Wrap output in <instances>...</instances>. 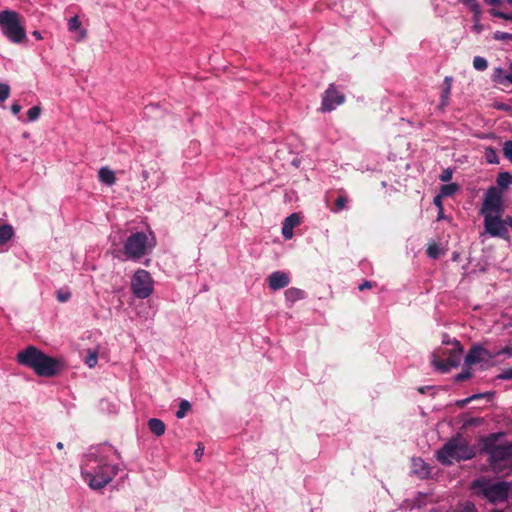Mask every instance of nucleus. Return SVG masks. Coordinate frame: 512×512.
I'll return each mask as SVG.
<instances>
[{
  "mask_svg": "<svg viewBox=\"0 0 512 512\" xmlns=\"http://www.w3.org/2000/svg\"><path fill=\"white\" fill-rule=\"evenodd\" d=\"M16 359L19 364L31 368L40 377H53L63 367L60 360L43 353L32 345L19 351Z\"/></svg>",
  "mask_w": 512,
  "mask_h": 512,
  "instance_id": "nucleus-1",
  "label": "nucleus"
},
{
  "mask_svg": "<svg viewBox=\"0 0 512 512\" xmlns=\"http://www.w3.org/2000/svg\"><path fill=\"white\" fill-rule=\"evenodd\" d=\"M502 433H494L482 439V452L489 455L488 462L495 473L512 470V443L497 444Z\"/></svg>",
  "mask_w": 512,
  "mask_h": 512,
  "instance_id": "nucleus-2",
  "label": "nucleus"
},
{
  "mask_svg": "<svg viewBox=\"0 0 512 512\" xmlns=\"http://www.w3.org/2000/svg\"><path fill=\"white\" fill-rule=\"evenodd\" d=\"M475 448L470 446L468 441L461 435L449 439L441 449L436 452L437 460L444 466L454 462L466 461L474 458Z\"/></svg>",
  "mask_w": 512,
  "mask_h": 512,
  "instance_id": "nucleus-3",
  "label": "nucleus"
},
{
  "mask_svg": "<svg viewBox=\"0 0 512 512\" xmlns=\"http://www.w3.org/2000/svg\"><path fill=\"white\" fill-rule=\"evenodd\" d=\"M474 494L496 504L505 502L509 496L510 484L505 481L491 482L488 479H476L471 484Z\"/></svg>",
  "mask_w": 512,
  "mask_h": 512,
  "instance_id": "nucleus-4",
  "label": "nucleus"
},
{
  "mask_svg": "<svg viewBox=\"0 0 512 512\" xmlns=\"http://www.w3.org/2000/svg\"><path fill=\"white\" fill-rule=\"evenodd\" d=\"M0 30L11 43L21 44L27 39L22 17L16 11L0 12Z\"/></svg>",
  "mask_w": 512,
  "mask_h": 512,
  "instance_id": "nucleus-5",
  "label": "nucleus"
},
{
  "mask_svg": "<svg viewBox=\"0 0 512 512\" xmlns=\"http://www.w3.org/2000/svg\"><path fill=\"white\" fill-rule=\"evenodd\" d=\"M463 351L461 343L454 339L451 350H438L432 354V364L437 370L446 373L460 365Z\"/></svg>",
  "mask_w": 512,
  "mask_h": 512,
  "instance_id": "nucleus-6",
  "label": "nucleus"
},
{
  "mask_svg": "<svg viewBox=\"0 0 512 512\" xmlns=\"http://www.w3.org/2000/svg\"><path fill=\"white\" fill-rule=\"evenodd\" d=\"M81 470L83 478L94 490L105 487L117 474V467L109 464L98 465L94 471L82 465Z\"/></svg>",
  "mask_w": 512,
  "mask_h": 512,
  "instance_id": "nucleus-7",
  "label": "nucleus"
},
{
  "mask_svg": "<svg viewBox=\"0 0 512 512\" xmlns=\"http://www.w3.org/2000/svg\"><path fill=\"white\" fill-rule=\"evenodd\" d=\"M148 237L144 232L131 234L124 244V253L128 259H139L147 253Z\"/></svg>",
  "mask_w": 512,
  "mask_h": 512,
  "instance_id": "nucleus-8",
  "label": "nucleus"
},
{
  "mask_svg": "<svg viewBox=\"0 0 512 512\" xmlns=\"http://www.w3.org/2000/svg\"><path fill=\"white\" fill-rule=\"evenodd\" d=\"M131 288L137 298H148L153 292V280L150 273L143 269L137 270L132 277Z\"/></svg>",
  "mask_w": 512,
  "mask_h": 512,
  "instance_id": "nucleus-9",
  "label": "nucleus"
},
{
  "mask_svg": "<svg viewBox=\"0 0 512 512\" xmlns=\"http://www.w3.org/2000/svg\"><path fill=\"white\" fill-rule=\"evenodd\" d=\"M503 212V198L501 191L492 186L489 187L485 193L483 204L480 210L481 215L489 214H502Z\"/></svg>",
  "mask_w": 512,
  "mask_h": 512,
  "instance_id": "nucleus-10",
  "label": "nucleus"
},
{
  "mask_svg": "<svg viewBox=\"0 0 512 512\" xmlns=\"http://www.w3.org/2000/svg\"><path fill=\"white\" fill-rule=\"evenodd\" d=\"M484 217V229L492 237H499L505 240L509 239L508 230L504 227L501 220V214L482 215Z\"/></svg>",
  "mask_w": 512,
  "mask_h": 512,
  "instance_id": "nucleus-11",
  "label": "nucleus"
},
{
  "mask_svg": "<svg viewBox=\"0 0 512 512\" xmlns=\"http://www.w3.org/2000/svg\"><path fill=\"white\" fill-rule=\"evenodd\" d=\"M344 101V94L338 92L334 84H330L322 96L321 111L330 112L336 106L343 104Z\"/></svg>",
  "mask_w": 512,
  "mask_h": 512,
  "instance_id": "nucleus-12",
  "label": "nucleus"
},
{
  "mask_svg": "<svg viewBox=\"0 0 512 512\" xmlns=\"http://www.w3.org/2000/svg\"><path fill=\"white\" fill-rule=\"evenodd\" d=\"M496 354L479 344H474L465 356V365L472 366L488 359L495 358Z\"/></svg>",
  "mask_w": 512,
  "mask_h": 512,
  "instance_id": "nucleus-13",
  "label": "nucleus"
},
{
  "mask_svg": "<svg viewBox=\"0 0 512 512\" xmlns=\"http://www.w3.org/2000/svg\"><path fill=\"white\" fill-rule=\"evenodd\" d=\"M290 283L289 276L281 271H275L268 277L269 288L273 291L280 290Z\"/></svg>",
  "mask_w": 512,
  "mask_h": 512,
  "instance_id": "nucleus-14",
  "label": "nucleus"
},
{
  "mask_svg": "<svg viewBox=\"0 0 512 512\" xmlns=\"http://www.w3.org/2000/svg\"><path fill=\"white\" fill-rule=\"evenodd\" d=\"M147 426L149 430L156 436L163 435L166 430V425L160 418H150Z\"/></svg>",
  "mask_w": 512,
  "mask_h": 512,
  "instance_id": "nucleus-15",
  "label": "nucleus"
},
{
  "mask_svg": "<svg viewBox=\"0 0 512 512\" xmlns=\"http://www.w3.org/2000/svg\"><path fill=\"white\" fill-rule=\"evenodd\" d=\"M451 84H452V78L447 76L444 79V87L441 93V102L439 107L441 109H444L448 105L449 96L451 92Z\"/></svg>",
  "mask_w": 512,
  "mask_h": 512,
  "instance_id": "nucleus-16",
  "label": "nucleus"
},
{
  "mask_svg": "<svg viewBox=\"0 0 512 512\" xmlns=\"http://www.w3.org/2000/svg\"><path fill=\"white\" fill-rule=\"evenodd\" d=\"M98 176H99V180L102 183L107 184L109 186L115 184V182H116L115 173L107 167L101 168L99 170Z\"/></svg>",
  "mask_w": 512,
  "mask_h": 512,
  "instance_id": "nucleus-17",
  "label": "nucleus"
},
{
  "mask_svg": "<svg viewBox=\"0 0 512 512\" xmlns=\"http://www.w3.org/2000/svg\"><path fill=\"white\" fill-rule=\"evenodd\" d=\"M81 28V21L78 16L71 17L68 21V30L69 31H77L79 30L80 37L78 40L85 39L87 37V31Z\"/></svg>",
  "mask_w": 512,
  "mask_h": 512,
  "instance_id": "nucleus-18",
  "label": "nucleus"
},
{
  "mask_svg": "<svg viewBox=\"0 0 512 512\" xmlns=\"http://www.w3.org/2000/svg\"><path fill=\"white\" fill-rule=\"evenodd\" d=\"M14 236V229L9 224L0 225V245L7 243Z\"/></svg>",
  "mask_w": 512,
  "mask_h": 512,
  "instance_id": "nucleus-19",
  "label": "nucleus"
},
{
  "mask_svg": "<svg viewBox=\"0 0 512 512\" xmlns=\"http://www.w3.org/2000/svg\"><path fill=\"white\" fill-rule=\"evenodd\" d=\"M285 297L290 302H296L305 297V292L301 289L291 287L285 291Z\"/></svg>",
  "mask_w": 512,
  "mask_h": 512,
  "instance_id": "nucleus-20",
  "label": "nucleus"
},
{
  "mask_svg": "<svg viewBox=\"0 0 512 512\" xmlns=\"http://www.w3.org/2000/svg\"><path fill=\"white\" fill-rule=\"evenodd\" d=\"M483 399H486V402H489L490 395L488 393L487 394H476V395L468 397V398H466L464 400L457 401L456 405L459 406V407H464L468 403L479 402V401H481Z\"/></svg>",
  "mask_w": 512,
  "mask_h": 512,
  "instance_id": "nucleus-21",
  "label": "nucleus"
},
{
  "mask_svg": "<svg viewBox=\"0 0 512 512\" xmlns=\"http://www.w3.org/2000/svg\"><path fill=\"white\" fill-rule=\"evenodd\" d=\"M496 182L499 187L506 189L512 184V175L509 172H501L498 174Z\"/></svg>",
  "mask_w": 512,
  "mask_h": 512,
  "instance_id": "nucleus-22",
  "label": "nucleus"
},
{
  "mask_svg": "<svg viewBox=\"0 0 512 512\" xmlns=\"http://www.w3.org/2000/svg\"><path fill=\"white\" fill-rule=\"evenodd\" d=\"M459 186L456 183L445 184L441 186L440 195L442 197L452 196L457 190Z\"/></svg>",
  "mask_w": 512,
  "mask_h": 512,
  "instance_id": "nucleus-23",
  "label": "nucleus"
},
{
  "mask_svg": "<svg viewBox=\"0 0 512 512\" xmlns=\"http://www.w3.org/2000/svg\"><path fill=\"white\" fill-rule=\"evenodd\" d=\"M41 107L40 106H33L27 111V120L29 122H33L37 120L41 114Z\"/></svg>",
  "mask_w": 512,
  "mask_h": 512,
  "instance_id": "nucleus-24",
  "label": "nucleus"
},
{
  "mask_svg": "<svg viewBox=\"0 0 512 512\" xmlns=\"http://www.w3.org/2000/svg\"><path fill=\"white\" fill-rule=\"evenodd\" d=\"M473 67L476 70L483 71L488 67V62L485 58L481 56H476L473 59Z\"/></svg>",
  "mask_w": 512,
  "mask_h": 512,
  "instance_id": "nucleus-25",
  "label": "nucleus"
},
{
  "mask_svg": "<svg viewBox=\"0 0 512 512\" xmlns=\"http://www.w3.org/2000/svg\"><path fill=\"white\" fill-rule=\"evenodd\" d=\"M285 225H287L289 228L291 227L294 229L296 226L300 224V217L298 214L293 213L289 215L287 218H285L284 222Z\"/></svg>",
  "mask_w": 512,
  "mask_h": 512,
  "instance_id": "nucleus-26",
  "label": "nucleus"
},
{
  "mask_svg": "<svg viewBox=\"0 0 512 512\" xmlns=\"http://www.w3.org/2000/svg\"><path fill=\"white\" fill-rule=\"evenodd\" d=\"M191 411V404L188 400H181L179 403V409L175 416H184L186 413Z\"/></svg>",
  "mask_w": 512,
  "mask_h": 512,
  "instance_id": "nucleus-27",
  "label": "nucleus"
},
{
  "mask_svg": "<svg viewBox=\"0 0 512 512\" xmlns=\"http://www.w3.org/2000/svg\"><path fill=\"white\" fill-rule=\"evenodd\" d=\"M427 255L432 259H437L440 256V248L436 243L430 244L426 250Z\"/></svg>",
  "mask_w": 512,
  "mask_h": 512,
  "instance_id": "nucleus-28",
  "label": "nucleus"
},
{
  "mask_svg": "<svg viewBox=\"0 0 512 512\" xmlns=\"http://www.w3.org/2000/svg\"><path fill=\"white\" fill-rule=\"evenodd\" d=\"M485 157H486V160L488 163H491V164L498 163V156H497L496 150L491 147H488L486 149Z\"/></svg>",
  "mask_w": 512,
  "mask_h": 512,
  "instance_id": "nucleus-29",
  "label": "nucleus"
},
{
  "mask_svg": "<svg viewBox=\"0 0 512 512\" xmlns=\"http://www.w3.org/2000/svg\"><path fill=\"white\" fill-rule=\"evenodd\" d=\"M505 74L506 73L502 68H495L493 73V81L499 84H505L507 82L506 79H503Z\"/></svg>",
  "mask_w": 512,
  "mask_h": 512,
  "instance_id": "nucleus-30",
  "label": "nucleus"
},
{
  "mask_svg": "<svg viewBox=\"0 0 512 512\" xmlns=\"http://www.w3.org/2000/svg\"><path fill=\"white\" fill-rule=\"evenodd\" d=\"M98 360V353L96 351H90L85 359V363L89 368L96 366Z\"/></svg>",
  "mask_w": 512,
  "mask_h": 512,
  "instance_id": "nucleus-31",
  "label": "nucleus"
},
{
  "mask_svg": "<svg viewBox=\"0 0 512 512\" xmlns=\"http://www.w3.org/2000/svg\"><path fill=\"white\" fill-rule=\"evenodd\" d=\"M503 154L512 163V140H507L503 144Z\"/></svg>",
  "mask_w": 512,
  "mask_h": 512,
  "instance_id": "nucleus-32",
  "label": "nucleus"
},
{
  "mask_svg": "<svg viewBox=\"0 0 512 512\" xmlns=\"http://www.w3.org/2000/svg\"><path fill=\"white\" fill-rule=\"evenodd\" d=\"M347 203V197L344 195H339L337 199L335 200V208L333 209L334 212H339L340 210L345 208V205Z\"/></svg>",
  "mask_w": 512,
  "mask_h": 512,
  "instance_id": "nucleus-33",
  "label": "nucleus"
},
{
  "mask_svg": "<svg viewBox=\"0 0 512 512\" xmlns=\"http://www.w3.org/2000/svg\"><path fill=\"white\" fill-rule=\"evenodd\" d=\"M463 4L469 7V9L476 15L480 13V6L476 0H461Z\"/></svg>",
  "mask_w": 512,
  "mask_h": 512,
  "instance_id": "nucleus-34",
  "label": "nucleus"
},
{
  "mask_svg": "<svg viewBox=\"0 0 512 512\" xmlns=\"http://www.w3.org/2000/svg\"><path fill=\"white\" fill-rule=\"evenodd\" d=\"M10 96V87L7 84L0 83V101L4 102Z\"/></svg>",
  "mask_w": 512,
  "mask_h": 512,
  "instance_id": "nucleus-35",
  "label": "nucleus"
},
{
  "mask_svg": "<svg viewBox=\"0 0 512 512\" xmlns=\"http://www.w3.org/2000/svg\"><path fill=\"white\" fill-rule=\"evenodd\" d=\"M493 38L495 40H501V41H512V34L502 31H496L494 33Z\"/></svg>",
  "mask_w": 512,
  "mask_h": 512,
  "instance_id": "nucleus-36",
  "label": "nucleus"
},
{
  "mask_svg": "<svg viewBox=\"0 0 512 512\" xmlns=\"http://www.w3.org/2000/svg\"><path fill=\"white\" fill-rule=\"evenodd\" d=\"M491 14L494 17H498V18H501V19H504V20L512 21V14L504 13V12L497 11V10H491Z\"/></svg>",
  "mask_w": 512,
  "mask_h": 512,
  "instance_id": "nucleus-37",
  "label": "nucleus"
},
{
  "mask_svg": "<svg viewBox=\"0 0 512 512\" xmlns=\"http://www.w3.org/2000/svg\"><path fill=\"white\" fill-rule=\"evenodd\" d=\"M71 298V293L69 291L59 290L57 292V299L60 302H66Z\"/></svg>",
  "mask_w": 512,
  "mask_h": 512,
  "instance_id": "nucleus-38",
  "label": "nucleus"
},
{
  "mask_svg": "<svg viewBox=\"0 0 512 512\" xmlns=\"http://www.w3.org/2000/svg\"><path fill=\"white\" fill-rule=\"evenodd\" d=\"M453 172L451 169L447 168L445 169L442 174L439 176V179L442 182H448L452 179Z\"/></svg>",
  "mask_w": 512,
  "mask_h": 512,
  "instance_id": "nucleus-39",
  "label": "nucleus"
},
{
  "mask_svg": "<svg viewBox=\"0 0 512 512\" xmlns=\"http://www.w3.org/2000/svg\"><path fill=\"white\" fill-rule=\"evenodd\" d=\"M472 376L471 372L469 370L462 371L461 373L457 374L455 376V380L457 382H462L466 379H469Z\"/></svg>",
  "mask_w": 512,
  "mask_h": 512,
  "instance_id": "nucleus-40",
  "label": "nucleus"
},
{
  "mask_svg": "<svg viewBox=\"0 0 512 512\" xmlns=\"http://www.w3.org/2000/svg\"><path fill=\"white\" fill-rule=\"evenodd\" d=\"M498 379H501V380H510L512 379V368H508V369H505L503 370L498 376H497Z\"/></svg>",
  "mask_w": 512,
  "mask_h": 512,
  "instance_id": "nucleus-41",
  "label": "nucleus"
},
{
  "mask_svg": "<svg viewBox=\"0 0 512 512\" xmlns=\"http://www.w3.org/2000/svg\"><path fill=\"white\" fill-rule=\"evenodd\" d=\"M282 235L285 239H291L293 237V229L290 227H288L287 225H285L283 223V226H282Z\"/></svg>",
  "mask_w": 512,
  "mask_h": 512,
  "instance_id": "nucleus-42",
  "label": "nucleus"
},
{
  "mask_svg": "<svg viewBox=\"0 0 512 512\" xmlns=\"http://www.w3.org/2000/svg\"><path fill=\"white\" fill-rule=\"evenodd\" d=\"M203 453H204V446L202 443H198V447L194 452L195 460L199 462L201 460V457L203 456Z\"/></svg>",
  "mask_w": 512,
  "mask_h": 512,
  "instance_id": "nucleus-43",
  "label": "nucleus"
},
{
  "mask_svg": "<svg viewBox=\"0 0 512 512\" xmlns=\"http://www.w3.org/2000/svg\"><path fill=\"white\" fill-rule=\"evenodd\" d=\"M493 354H496V357L501 355V354H508L509 356L512 357V347L506 346V347H504L503 349H501L499 351L493 352Z\"/></svg>",
  "mask_w": 512,
  "mask_h": 512,
  "instance_id": "nucleus-44",
  "label": "nucleus"
},
{
  "mask_svg": "<svg viewBox=\"0 0 512 512\" xmlns=\"http://www.w3.org/2000/svg\"><path fill=\"white\" fill-rule=\"evenodd\" d=\"M375 285H376V283L366 280L362 284H360L358 288L360 291H363L365 289H370V288L374 287Z\"/></svg>",
  "mask_w": 512,
  "mask_h": 512,
  "instance_id": "nucleus-45",
  "label": "nucleus"
},
{
  "mask_svg": "<svg viewBox=\"0 0 512 512\" xmlns=\"http://www.w3.org/2000/svg\"><path fill=\"white\" fill-rule=\"evenodd\" d=\"M461 512H477V509L472 502H467Z\"/></svg>",
  "mask_w": 512,
  "mask_h": 512,
  "instance_id": "nucleus-46",
  "label": "nucleus"
},
{
  "mask_svg": "<svg viewBox=\"0 0 512 512\" xmlns=\"http://www.w3.org/2000/svg\"><path fill=\"white\" fill-rule=\"evenodd\" d=\"M22 107L19 103L15 102L11 105V112L14 114V115H17L20 113Z\"/></svg>",
  "mask_w": 512,
  "mask_h": 512,
  "instance_id": "nucleus-47",
  "label": "nucleus"
},
{
  "mask_svg": "<svg viewBox=\"0 0 512 512\" xmlns=\"http://www.w3.org/2000/svg\"><path fill=\"white\" fill-rule=\"evenodd\" d=\"M442 196L440 194L436 195L433 199V203L439 207V209L442 211Z\"/></svg>",
  "mask_w": 512,
  "mask_h": 512,
  "instance_id": "nucleus-48",
  "label": "nucleus"
},
{
  "mask_svg": "<svg viewBox=\"0 0 512 512\" xmlns=\"http://www.w3.org/2000/svg\"><path fill=\"white\" fill-rule=\"evenodd\" d=\"M504 227L507 228V226L512 228V217L507 215L505 218H501Z\"/></svg>",
  "mask_w": 512,
  "mask_h": 512,
  "instance_id": "nucleus-49",
  "label": "nucleus"
},
{
  "mask_svg": "<svg viewBox=\"0 0 512 512\" xmlns=\"http://www.w3.org/2000/svg\"><path fill=\"white\" fill-rule=\"evenodd\" d=\"M419 461L422 463V470H421V471H419L418 473H419L422 477H424V476H426V475H428V474H429V467H428L427 465H425V464L423 463V461H422V460H419Z\"/></svg>",
  "mask_w": 512,
  "mask_h": 512,
  "instance_id": "nucleus-50",
  "label": "nucleus"
},
{
  "mask_svg": "<svg viewBox=\"0 0 512 512\" xmlns=\"http://www.w3.org/2000/svg\"><path fill=\"white\" fill-rule=\"evenodd\" d=\"M511 78H512V62L510 63L509 65V72L506 73L504 76H503V79H506L507 82L511 83Z\"/></svg>",
  "mask_w": 512,
  "mask_h": 512,
  "instance_id": "nucleus-51",
  "label": "nucleus"
},
{
  "mask_svg": "<svg viewBox=\"0 0 512 512\" xmlns=\"http://www.w3.org/2000/svg\"><path fill=\"white\" fill-rule=\"evenodd\" d=\"M432 389H433L432 386H421L418 388V392L421 394H424L426 391L432 390Z\"/></svg>",
  "mask_w": 512,
  "mask_h": 512,
  "instance_id": "nucleus-52",
  "label": "nucleus"
},
{
  "mask_svg": "<svg viewBox=\"0 0 512 512\" xmlns=\"http://www.w3.org/2000/svg\"><path fill=\"white\" fill-rule=\"evenodd\" d=\"M488 5L495 6L501 3V0H485Z\"/></svg>",
  "mask_w": 512,
  "mask_h": 512,
  "instance_id": "nucleus-53",
  "label": "nucleus"
},
{
  "mask_svg": "<svg viewBox=\"0 0 512 512\" xmlns=\"http://www.w3.org/2000/svg\"><path fill=\"white\" fill-rule=\"evenodd\" d=\"M479 418H470V420L466 423L467 425H475V424H478V420Z\"/></svg>",
  "mask_w": 512,
  "mask_h": 512,
  "instance_id": "nucleus-54",
  "label": "nucleus"
},
{
  "mask_svg": "<svg viewBox=\"0 0 512 512\" xmlns=\"http://www.w3.org/2000/svg\"><path fill=\"white\" fill-rule=\"evenodd\" d=\"M32 34H33V36H34L36 39H38V40H41V39H42V36H41V34H40V32H39V31H34Z\"/></svg>",
  "mask_w": 512,
  "mask_h": 512,
  "instance_id": "nucleus-55",
  "label": "nucleus"
},
{
  "mask_svg": "<svg viewBox=\"0 0 512 512\" xmlns=\"http://www.w3.org/2000/svg\"><path fill=\"white\" fill-rule=\"evenodd\" d=\"M473 29H474L476 32H480V30H481V26H480V25H478V24H476V25H474V26H473Z\"/></svg>",
  "mask_w": 512,
  "mask_h": 512,
  "instance_id": "nucleus-56",
  "label": "nucleus"
},
{
  "mask_svg": "<svg viewBox=\"0 0 512 512\" xmlns=\"http://www.w3.org/2000/svg\"><path fill=\"white\" fill-rule=\"evenodd\" d=\"M443 344H446V345L452 344L453 345V341H450L449 339H444Z\"/></svg>",
  "mask_w": 512,
  "mask_h": 512,
  "instance_id": "nucleus-57",
  "label": "nucleus"
},
{
  "mask_svg": "<svg viewBox=\"0 0 512 512\" xmlns=\"http://www.w3.org/2000/svg\"><path fill=\"white\" fill-rule=\"evenodd\" d=\"M56 447H57V449L61 450V449H63L64 445L62 442H58Z\"/></svg>",
  "mask_w": 512,
  "mask_h": 512,
  "instance_id": "nucleus-58",
  "label": "nucleus"
},
{
  "mask_svg": "<svg viewBox=\"0 0 512 512\" xmlns=\"http://www.w3.org/2000/svg\"><path fill=\"white\" fill-rule=\"evenodd\" d=\"M442 217H443V210L442 211L440 210L439 214H438V219H441Z\"/></svg>",
  "mask_w": 512,
  "mask_h": 512,
  "instance_id": "nucleus-59",
  "label": "nucleus"
},
{
  "mask_svg": "<svg viewBox=\"0 0 512 512\" xmlns=\"http://www.w3.org/2000/svg\"><path fill=\"white\" fill-rule=\"evenodd\" d=\"M474 409H480L481 407L479 406V403H476L475 406H473Z\"/></svg>",
  "mask_w": 512,
  "mask_h": 512,
  "instance_id": "nucleus-60",
  "label": "nucleus"
},
{
  "mask_svg": "<svg viewBox=\"0 0 512 512\" xmlns=\"http://www.w3.org/2000/svg\"><path fill=\"white\" fill-rule=\"evenodd\" d=\"M474 409H480L481 407L479 406V403H476L475 406H473Z\"/></svg>",
  "mask_w": 512,
  "mask_h": 512,
  "instance_id": "nucleus-61",
  "label": "nucleus"
},
{
  "mask_svg": "<svg viewBox=\"0 0 512 512\" xmlns=\"http://www.w3.org/2000/svg\"><path fill=\"white\" fill-rule=\"evenodd\" d=\"M491 512H503V511H501L499 509H493Z\"/></svg>",
  "mask_w": 512,
  "mask_h": 512,
  "instance_id": "nucleus-62",
  "label": "nucleus"
},
{
  "mask_svg": "<svg viewBox=\"0 0 512 512\" xmlns=\"http://www.w3.org/2000/svg\"><path fill=\"white\" fill-rule=\"evenodd\" d=\"M508 2H509V4H511V5H512V0H508Z\"/></svg>",
  "mask_w": 512,
  "mask_h": 512,
  "instance_id": "nucleus-63",
  "label": "nucleus"
},
{
  "mask_svg": "<svg viewBox=\"0 0 512 512\" xmlns=\"http://www.w3.org/2000/svg\"><path fill=\"white\" fill-rule=\"evenodd\" d=\"M511 84H512V77H511Z\"/></svg>",
  "mask_w": 512,
  "mask_h": 512,
  "instance_id": "nucleus-64",
  "label": "nucleus"
}]
</instances>
